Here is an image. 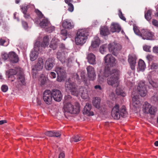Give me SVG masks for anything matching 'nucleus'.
<instances>
[{
	"mask_svg": "<svg viewBox=\"0 0 158 158\" xmlns=\"http://www.w3.org/2000/svg\"><path fill=\"white\" fill-rule=\"evenodd\" d=\"M119 71L116 69H111L108 66L106 67L104 71L102 70L98 73L99 82H103L105 78L107 77V82L110 85L116 87L118 85V80Z\"/></svg>",
	"mask_w": 158,
	"mask_h": 158,
	"instance_id": "obj_1",
	"label": "nucleus"
},
{
	"mask_svg": "<svg viewBox=\"0 0 158 158\" xmlns=\"http://www.w3.org/2000/svg\"><path fill=\"white\" fill-rule=\"evenodd\" d=\"M78 78L79 75L77 73H74L72 78L69 79L68 81H66L65 85L66 90L70 91L72 94L76 96L78 95V90L77 89V86L73 80V78L78 80Z\"/></svg>",
	"mask_w": 158,
	"mask_h": 158,
	"instance_id": "obj_2",
	"label": "nucleus"
},
{
	"mask_svg": "<svg viewBox=\"0 0 158 158\" xmlns=\"http://www.w3.org/2000/svg\"><path fill=\"white\" fill-rule=\"evenodd\" d=\"M127 114V112L125 106H122L119 109L118 105L117 104L113 108L111 113L112 117L114 119L117 120L119 119L120 117H126Z\"/></svg>",
	"mask_w": 158,
	"mask_h": 158,
	"instance_id": "obj_3",
	"label": "nucleus"
},
{
	"mask_svg": "<svg viewBox=\"0 0 158 158\" xmlns=\"http://www.w3.org/2000/svg\"><path fill=\"white\" fill-rule=\"evenodd\" d=\"M63 111L65 117L67 118L70 114L78 113L80 111L79 107L78 105L74 106L70 102H65Z\"/></svg>",
	"mask_w": 158,
	"mask_h": 158,
	"instance_id": "obj_4",
	"label": "nucleus"
},
{
	"mask_svg": "<svg viewBox=\"0 0 158 158\" xmlns=\"http://www.w3.org/2000/svg\"><path fill=\"white\" fill-rule=\"evenodd\" d=\"M88 35L87 31L85 29H79L78 30L75 38L76 44L83 45L86 42Z\"/></svg>",
	"mask_w": 158,
	"mask_h": 158,
	"instance_id": "obj_5",
	"label": "nucleus"
},
{
	"mask_svg": "<svg viewBox=\"0 0 158 158\" xmlns=\"http://www.w3.org/2000/svg\"><path fill=\"white\" fill-rule=\"evenodd\" d=\"M17 74V80L19 84L24 85L25 84V78L23 73L22 69L17 68L15 69H11L9 70V78L15 79L14 76H12Z\"/></svg>",
	"mask_w": 158,
	"mask_h": 158,
	"instance_id": "obj_6",
	"label": "nucleus"
},
{
	"mask_svg": "<svg viewBox=\"0 0 158 158\" xmlns=\"http://www.w3.org/2000/svg\"><path fill=\"white\" fill-rule=\"evenodd\" d=\"M122 48L121 46L119 44L114 42L110 43L108 45L109 51L114 56H116L117 53Z\"/></svg>",
	"mask_w": 158,
	"mask_h": 158,
	"instance_id": "obj_7",
	"label": "nucleus"
},
{
	"mask_svg": "<svg viewBox=\"0 0 158 158\" xmlns=\"http://www.w3.org/2000/svg\"><path fill=\"white\" fill-rule=\"evenodd\" d=\"M55 71L58 75L57 81L60 82L64 80L66 77V73L64 68L61 67L57 66L55 69Z\"/></svg>",
	"mask_w": 158,
	"mask_h": 158,
	"instance_id": "obj_8",
	"label": "nucleus"
},
{
	"mask_svg": "<svg viewBox=\"0 0 158 158\" xmlns=\"http://www.w3.org/2000/svg\"><path fill=\"white\" fill-rule=\"evenodd\" d=\"M137 90L139 94L141 97H144L146 95L148 91L144 81H140L137 87Z\"/></svg>",
	"mask_w": 158,
	"mask_h": 158,
	"instance_id": "obj_9",
	"label": "nucleus"
},
{
	"mask_svg": "<svg viewBox=\"0 0 158 158\" xmlns=\"http://www.w3.org/2000/svg\"><path fill=\"white\" fill-rule=\"evenodd\" d=\"M43 98L44 101L46 104H51L52 100V94L51 91L48 90H45L43 93Z\"/></svg>",
	"mask_w": 158,
	"mask_h": 158,
	"instance_id": "obj_10",
	"label": "nucleus"
},
{
	"mask_svg": "<svg viewBox=\"0 0 158 158\" xmlns=\"http://www.w3.org/2000/svg\"><path fill=\"white\" fill-rule=\"evenodd\" d=\"M40 42L39 41L36 42L34 45V50L32 51L30 54V60L33 61L36 59L38 56L37 51L39 50L40 47Z\"/></svg>",
	"mask_w": 158,
	"mask_h": 158,
	"instance_id": "obj_11",
	"label": "nucleus"
},
{
	"mask_svg": "<svg viewBox=\"0 0 158 158\" xmlns=\"http://www.w3.org/2000/svg\"><path fill=\"white\" fill-rule=\"evenodd\" d=\"M154 36L153 33L148 29H142L141 31V36L143 40H152Z\"/></svg>",
	"mask_w": 158,
	"mask_h": 158,
	"instance_id": "obj_12",
	"label": "nucleus"
},
{
	"mask_svg": "<svg viewBox=\"0 0 158 158\" xmlns=\"http://www.w3.org/2000/svg\"><path fill=\"white\" fill-rule=\"evenodd\" d=\"M105 62L108 66H114L116 64L115 59L113 57L111 54H107L104 58Z\"/></svg>",
	"mask_w": 158,
	"mask_h": 158,
	"instance_id": "obj_13",
	"label": "nucleus"
},
{
	"mask_svg": "<svg viewBox=\"0 0 158 158\" xmlns=\"http://www.w3.org/2000/svg\"><path fill=\"white\" fill-rule=\"evenodd\" d=\"M52 97L54 100L58 102L61 101L62 98V95L60 91L56 89H54L51 91Z\"/></svg>",
	"mask_w": 158,
	"mask_h": 158,
	"instance_id": "obj_14",
	"label": "nucleus"
},
{
	"mask_svg": "<svg viewBox=\"0 0 158 158\" xmlns=\"http://www.w3.org/2000/svg\"><path fill=\"white\" fill-rule=\"evenodd\" d=\"M86 69L88 76L89 79L92 81H94L96 76L94 68L92 66H89L87 67Z\"/></svg>",
	"mask_w": 158,
	"mask_h": 158,
	"instance_id": "obj_15",
	"label": "nucleus"
},
{
	"mask_svg": "<svg viewBox=\"0 0 158 158\" xmlns=\"http://www.w3.org/2000/svg\"><path fill=\"white\" fill-rule=\"evenodd\" d=\"M91 105L89 103H86L83 111L84 114L89 116H93L94 115L93 111L91 110Z\"/></svg>",
	"mask_w": 158,
	"mask_h": 158,
	"instance_id": "obj_16",
	"label": "nucleus"
},
{
	"mask_svg": "<svg viewBox=\"0 0 158 158\" xmlns=\"http://www.w3.org/2000/svg\"><path fill=\"white\" fill-rule=\"evenodd\" d=\"M55 64V59L54 58H49L45 62L44 66L47 70H51Z\"/></svg>",
	"mask_w": 158,
	"mask_h": 158,
	"instance_id": "obj_17",
	"label": "nucleus"
},
{
	"mask_svg": "<svg viewBox=\"0 0 158 158\" xmlns=\"http://www.w3.org/2000/svg\"><path fill=\"white\" fill-rule=\"evenodd\" d=\"M79 94L82 98L86 99L88 96V92L87 89L83 87H79L78 91Z\"/></svg>",
	"mask_w": 158,
	"mask_h": 158,
	"instance_id": "obj_18",
	"label": "nucleus"
},
{
	"mask_svg": "<svg viewBox=\"0 0 158 158\" xmlns=\"http://www.w3.org/2000/svg\"><path fill=\"white\" fill-rule=\"evenodd\" d=\"M136 57L135 55H129L128 56V61L130 64L131 69L134 70L136 63Z\"/></svg>",
	"mask_w": 158,
	"mask_h": 158,
	"instance_id": "obj_19",
	"label": "nucleus"
},
{
	"mask_svg": "<svg viewBox=\"0 0 158 158\" xmlns=\"http://www.w3.org/2000/svg\"><path fill=\"white\" fill-rule=\"evenodd\" d=\"M43 59L41 58H39L38 59V63L34 67L33 70L36 71L40 70L43 69Z\"/></svg>",
	"mask_w": 158,
	"mask_h": 158,
	"instance_id": "obj_20",
	"label": "nucleus"
},
{
	"mask_svg": "<svg viewBox=\"0 0 158 158\" xmlns=\"http://www.w3.org/2000/svg\"><path fill=\"white\" fill-rule=\"evenodd\" d=\"M87 59L88 62L91 64H96V56L92 53L88 54L87 56Z\"/></svg>",
	"mask_w": 158,
	"mask_h": 158,
	"instance_id": "obj_21",
	"label": "nucleus"
},
{
	"mask_svg": "<svg viewBox=\"0 0 158 158\" xmlns=\"http://www.w3.org/2000/svg\"><path fill=\"white\" fill-rule=\"evenodd\" d=\"M62 26L68 29H72L74 27L73 23L70 20L67 19L63 21Z\"/></svg>",
	"mask_w": 158,
	"mask_h": 158,
	"instance_id": "obj_22",
	"label": "nucleus"
},
{
	"mask_svg": "<svg viewBox=\"0 0 158 158\" xmlns=\"http://www.w3.org/2000/svg\"><path fill=\"white\" fill-rule=\"evenodd\" d=\"M9 59L13 63L17 62L19 60L18 56L13 52L9 53Z\"/></svg>",
	"mask_w": 158,
	"mask_h": 158,
	"instance_id": "obj_23",
	"label": "nucleus"
},
{
	"mask_svg": "<svg viewBox=\"0 0 158 158\" xmlns=\"http://www.w3.org/2000/svg\"><path fill=\"white\" fill-rule=\"evenodd\" d=\"M56 55L57 58L62 63L65 62L67 60L66 56L64 53L58 52Z\"/></svg>",
	"mask_w": 158,
	"mask_h": 158,
	"instance_id": "obj_24",
	"label": "nucleus"
},
{
	"mask_svg": "<svg viewBox=\"0 0 158 158\" xmlns=\"http://www.w3.org/2000/svg\"><path fill=\"white\" fill-rule=\"evenodd\" d=\"M45 134L49 137H58L60 136L61 134L58 131H48L46 132Z\"/></svg>",
	"mask_w": 158,
	"mask_h": 158,
	"instance_id": "obj_25",
	"label": "nucleus"
},
{
	"mask_svg": "<svg viewBox=\"0 0 158 158\" xmlns=\"http://www.w3.org/2000/svg\"><path fill=\"white\" fill-rule=\"evenodd\" d=\"M121 27L118 24L113 23L110 26V31L112 32H119L121 31Z\"/></svg>",
	"mask_w": 158,
	"mask_h": 158,
	"instance_id": "obj_26",
	"label": "nucleus"
},
{
	"mask_svg": "<svg viewBox=\"0 0 158 158\" xmlns=\"http://www.w3.org/2000/svg\"><path fill=\"white\" fill-rule=\"evenodd\" d=\"M100 42V40L99 38L97 37H95L94 40L92 41L89 49L94 48L98 47L99 45Z\"/></svg>",
	"mask_w": 158,
	"mask_h": 158,
	"instance_id": "obj_27",
	"label": "nucleus"
},
{
	"mask_svg": "<svg viewBox=\"0 0 158 158\" xmlns=\"http://www.w3.org/2000/svg\"><path fill=\"white\" fill-rule=\"evenodd\" d=\"M59 42V40L58 39L54 38L52 40L49 47L53 50H55L58 47Z\"/></svg>",
	"mask_w": 158,
	"mask_h": 158,
	"instance_id": "obj_28",
	"label": "nucleus"
},
{
	"mask_svg": "<svg viewBox=\"0 0 158 158\" xmlns=\"http://www.w3.org/2000/svg\"><path fill=\"white\" fill-rule=\"evenodd\" d=\"M151 106H152L148 102H145L143 106V112L148 114Z\"/></svg>",
	"mask_w": 158,
	"mask_h": 158,
	"instance_id": "obj_29",
	"label": "nucleus"
},
{
	"mask_svg": "<svg viewBox=\"0 0 158 158\" xmlns=\"http://www.w3.org/2000/svg\"><path fill=\"white\" fill-rule=\"evenodd\" d=\"M132 105L135 108L139 106L140 104L138 96H134L132 98Z\"/></svg>",
	"mask_w": 158,
	"mask_h": 158,
	"instance_id": "obj_30",
	"label": "nucleus"
},
{
	"mask_svg": "<svg viewBox=\"0 0 158 158\" xmlns=\"http://www.w3.org/2000/svg\"><path fill=\"white\" fill-rule=\"evenodd\" d=\"M100 33L101 35L103 36L107 35L110 34L109 30L106 26L102 27L100 28Z\"/></svg>",
	"mask_w": 158,
	"mask_h": 158,
	"instance_id": "obj_31",
	"label": "nucleus"
},
{
	"mask_svg": "<svg viewBox=\"0 0 158 158\" xmlns=\"http://www.w3.org/2000/svg\"><path fill=\"white\" fill-rule=\"evenodd\" d=\"M100 99L99 98L95 97L93 99L92 103L94 106L97 108H99L100 107Z\"/></svg>",
	"mask_w": 158,
	"mask_h": 158,
	"instance_id": "obj_32",
	"label": "nucleus"
},
{
	"mask_svg": "<svg viewBox=\"0 0 158 158\" xmlns=\"http://www.w3.org/2000/svg\"><path fill=\"white\" fill-rule=\"evenodd\" d=\"M147 79L149 83L153 87L155 88L158 87V83L155 82L154 81H153L152 79V77L150 75H148Z\"/></svg>",
	"mask_w": 158,
	"mask_h": 158,
	"instance_id": "obj_33",
	"label": "nucleus"
},
{
	"mask_svg": "<svg viewBox=\"0 0 158 158\" xmlns=\"http://www.w3.org/2000/svg\"><path fill=\"white\" fill-rule=\"evenodd\" d=\"M50 23V22L47 19H44L41 21L39 24L42 27L45 28Z\"/></svg>",
	"mask_w": 158,
	"mask_h": 158,
	"instance_id": "obj_34",
	"label": "nucleus"
},
{
	"mask_svg": "<svg viewBox=\"0 0 158 158\" xmlns=\"http://www.w3.org/2000/svg\"><path fill=\"white\" fill-rule=\"evenodd\" d=\"M49 44V38L48 36H44L43 39V41L41 44V47L45 48L47 47Z\"/></svg>",
	"mask_w": 158,
	"mask_h": 158,
	"instance_id": "obj_35",
	"label": "nucleus"
},
{
	"mask_svg": "<svg viewBox=\"0 0 158 158\" xmlns=\"http://www.w3.org/2000/svg\"><path fill=\"white\" fill-rule=\"evenodd\" d=\"M138 66L140 70H144L146 67L144 61L141 59L139 60L138 62Z\"/></svg>",
	"mask_w": 158,
	"mask_h": 158,
	"instance_id": "obj_36",
	"label": "nucleus"
},
{
	"mask_svg": "<svg viewBox=\"0 0 158 158\" xmlns=\"http://www.w3.org/2000/svg\"><path fill=\"white\" fill-rule=\"evenodd\" d=\"M55 27L52 25L50 23L45 29L46 31L49 33H51L55 30Z\"/></svg>",
	"mask_w": 158,
	"mask_h": 158,
	"instance_id": "obj_37",
	"label": "nucleus"
},
{
	"mask_svg": "<svg viewBox=\"0 0 158 158\" xmlns=\"http://www.w3.org/2000/svg\"><path fill=\"white\" fill-rule=\"evenodd\" d=\"M116 94L118 95H120L123 97H125L126 95L125 93L123 90L120 88H117L116 89Z\"/></svg>",
	"mask_w": 158,
	"mask_h": 158,
	"instance_id": "obj_38",
	"label": "nucleus"
},
{
	"mask_svg": "<svg viewBox=\"0 0 158 158\" xmlns=\"http://www.w3.org/2000/svg\"><path fill=\"white\" fill-rule=\"evenodd\" d=\"M152 11L150 10H148L145 13V19L148 21L150 20L151 19Z\"/></svg>",
	"mask_w": 158,
	"mask_h": 158,
	"instance_id": "obj_39",
	"label": "nucleus"
},
{
	"mask_svg": "<svg viewBox=\"0 0 158 158\" xmlns=\"http://www.w3.org/2000/svg\"><path fill=\"white\" fill-rule=\"evenodd\" d=\"M82 139L78 135H77L73 136L70 140L71 142H77Z\"/></svg>",
	"mask_w": 158,
	"mask_h": 158,
	"instance_id": "obj_40",
	"label": "nucleus"
},
{
	"mask_svg": "<svg viewBox=\"0 0 158 158\" xmlns=\"http://www.w3.org/2000/svg\"><path fill=\"white\" fill-rule=\"evenodd\" d=\"M150 109L149 111L148 114H149L151 115H155L157 111L156 108L154 106H152Z\"/></svg>",
	"mask_w": 158,
	"mask_h": 158,
	"instance_id": "obj_41",
	"label": "nucleus"
},
{
	"mask_svg": "<svg viewBox=\"0 0 158 158\" xmlns=\"http://www.w3.org/2000/svg\"><path fill=\"white\" fill-rule=\"evenodd\" d=\"M106 44H104L101 46L100 48V52L102 54H104L106 52Z\"/></svg>",
	"mask_w": 158,
	"mask_h": 158,
	"instance_id": "obj_42",
	"label": "nucleus"
},
{
	"mask_svg": "<svg viewBox=\"0 0 158 158\" xmlns=\"http://www.w3.org/2000/svg\"><path fill=\"white\" fill-rule=\"evenodd\" d=\"M35 12L36 13L38 16L40 18H42L43 16V15L42 14V12L38 9H35Z\"/></svg>",
	"mask_w": 158,
	"mask_h": 158,
	"instance_id": "obj_43",
	"label": "nucleus"
},
{
	"mask_svg": "<svg viewBox=\"0 0 158 158\" xmlns=\"http://www.w3.org/2000/svg\"><path fill=\"white\" fill-rule=\"evenodd\" d=\"M118 11V15L120 18L124 21H126V19L123 15L121 10H119Z\"/></svg>",
	"mask_w": 158,
	"mask_h": 158,
	"instance_id": "obj_44",
	"label": "nucleus"
},
{
	"mask_svg": "<svg viewBox=\"0 0 158 158\" xmlns=\"http://www.w3.org/2000/svg\"><path fill=\"white\" fill-rule=\"evenodd\" d=\"M133 30L135 33L137 35H140L141 36V32H140L137 27L136 26H134Z\"/></svg>",
	"mask_w": 158,
	"mask_h": 158,
	"instance_id": "obj_45",
	"label": "nucleus"
},
{
	"mask_svg": "<svg viewBox=\"0 0 158 158\" xmlns=\"http://www.w3.org/2000/svg\"><path fill=\"white\" fill-rule=\"evenodd\" d=\"M151 48V46L147 45H145L143 47V50L147 52H151L150 50Z\"/></svg>",
	"mask_w": 158,
	"mask_h": 158,
	"instance_id": "obj_46",
	"label": "nucleus"
},
{
	"mask_svg": "<svg viewBox=\"0 0 158 158\" xmlns=\"http://www.w3.org/2000/svg\"><path fill=\"white\" fill-rule=\"evenodd\" d=\"M68 5L69 6L68 10L71 12L73 11L74 10V6L73 4L72 3H68Z\"/></svg>",
	"mask_w": 158,
	"mask_h": 158,
	"instance_id": "obj_47",
	"label": "nucleus"
},
{
	"mask_svg": "<svg viewBox=\"0 0 158 158\" xmlns=\"http://www.w3.org/2000/svg\"><path fill=\"white\" fill-rule=\"evenodd\" d=\"M152 69H156L158 68V64L156 63H153L151 66Z\"/></svg>",
	"mask_w": 158,
	"mask_h": 158,
	"instance_id": "obj_48",
	"label": "nucleus"
},
{
	"mask_svg": "<svg viewBox=\"0 0 158 158\" xmlns=\"http://www.w3.org/2000/svg\"><path fill=\"white\" fill-rule=\"evenodd\" d=\"M22 23L25 29H27L28 28V24L27 22L22 20Z\"/></svg>",
	"mask_w": 158,
	"mask_h": 158,
	"instance_id": "obj_49",
	"label": "nucleus"
},
{
	"mask_svg": "<svg viewBox=\"0 0 158 158\" xmlns=\"http://www.w3.org/2000/svg\"><path fill=\"white\" fill-rule=\"evenodd\" d=\"M151 100L156 102L158 100V95L157 94H155L151 98Z\"/></svg>",
	"mask_w": 158,
	"mask_h": 158,
	"instance_id": "obj_50",
	"label": "nucleus"
},
{
	"mask_svg": "<svg viewBox=\"0 0 158 158\" xmlns=\"http://www.w3.org/2000/svg\"><path fill=\"white\" fill-rule=\"evenodd\" d=\"M39 81L41 83V84L44 85L46 82V80L45 77H42L40 78Z\"/></svg>",
	"mask_w": 158,
	"mask_h": 158,
	"instance_id": "obj_51",
	"label": "nucleus"
},
{
	"mask_svg": "<svg viewBox=\"0 0 158 158\" xmlns=\"http://www.w3.org/2000/svg\"><path fill=\"white\" fill-rule=\"evenodd\" d=\"M2 58L4 60H6L8 58H9V53L7 54L6 53L3 54L2 55Z\"/></svg>",
	"mask_w": 158,
	"mask_h": 158,
	"instance_id": "obj_52",
	"label": "nucleus"
},
{
	"mask_svg": "<svg viewBox=\"0 0 158 158\" xmlns=\"http://www.w3.org/2000/svg\"><path fill=\"white\" fill-rule=\"evenodd\" d=\"M8 87L7 86L5 85H2L1 87L2 91L4 92H6L8 90Z\"/></svg>",
	"mask_w": 158,
	"mask_h": 158,
	"instance_id": "obj_53",
	"label": "nucleus"
},
{
	"mask_svg": "<svg viewBox=\"0 0 158 158\" xmlns=\"http://www.w3.org/2000/svg\"><path fill=\"white\" fill-rule=\"evenodd\" d=\"M22 11L23 12V14L27 13V11L28 9L27 6H23L21 7Z\"/></svg>",
	"mask_w": 158,
	"mask_h": 158,
	"instance_id": "obj_54",
	"label": "nucleus"
},
{
	"mask_svg": "<svg viewBox=\"0 0 158 158\" xmlns=\"http://www.w3.org/2000/svg\"><path fill=\"white\" fill-rule=\"evenodd\" d=\"M61 34L64 36H66L67 35V31L65 29H63L61 30Z\"/></svg>",
	"mask_w": 158,
	"mask_h": 158,
	"instance_id": "obj_55",
	"label": "nucleus"
},
{
	"mask_svg": "<svg viewBox=\"0 0 158 158\" xmlns=\"http://www.w3.org/2000/svg\"><path fill=\"white\" fill-rule=\"evenodd\" d=\"M154 56L151 55H148L146 56V58L149 61H152L153 58Z\"/></svg>",
	"mask_w": 158,
	"mask_h": 158,
	"instance_id": "obj_56",
	"label": "nucleus"
},
{
	"mask_svg": "<svg viewBox=\"0 0 158 158\" xmlns=\"http://www.w3.org/2000/svg\"><path fill=\"white\" fill-rule=\"evenodd\" d=\"M153 52L154 53L158 54V45L155 46L153 47Z\"/></svg>",
	"mask_w": 158,
	"mask_h": 158,
	"instance_id": "obj_57",
	"label": "nucleus"
},
{
	"mask_svg": "<svg viewBox=\"0 0 158 158\" xmlns=\"http://www.w3.org/2000/svg\"><path fill=\"white\" fill-rule=\"evenodd\" d=\"M85 72L84 71H82L81 73V76L82 80L84 81H86V79L85 77Z\"/></svg>",
	"mask_w": 158,
	"mask_h": 158,
	"instance_id": "obj_58",
	"label": "nucleus"
},
{
	"mask_svg": "<svg viewBox=\"0 0 158 158\" xmlns=\"http://www.w3.org/2000/svg\"><path fill=\"white\" fill-rule=\"evenodd\" d=\"M94 89H96L97 91H100L102 90V88L100 85H96L94 87Z\"/></svg>",
	"mask_w": 158,
	"mask_h": 158,
	"instance_id": "obj_59",
	"label": "nucleus"
},
{
	"mask_svg": "<svg viewBox=\"0 0 158 158\" xmlns=\"http://www.w3.org/2000/svg\"><path fill=\"white\" fill-rule=\"evenodd\" d=\"M152 22L153 25L158 27V21L155 19H153Z\"/></svg>",
	"mask_w": 158,
	"mask_h": 158,
	"instance_id": "obj_60",
	"label": "nucleus"
},
{
	"mask_svg": "<svg viewBox=\"0 0 158 158\" xmlns=\"http://www.w3.org/2000/svg\"><path fill=\"white\" fill-rule=\"evenodd\" d=\"M23 14L24 17L26 19H27L30 18L31 17L29 13H24Z\"/></svg>",
	"mask_w": 158,
	"mask_h": 158,
	"instance_id": "obj_61",
	"label": "nucleus"
},
{
	"mask_svg": "<svg viewBox=\"0 0 158 158\" xmlns=\"http://www.w3.org/2000/svg\"><path fill=\"white\" fill-rule=\"evenodd\" d=\"M49 75L50 77L52 78H55L56 77V73L53 72H51Z\"/></svg>",
	"mask_w": 158,
	"mask_h": 158,
	"instance_id": "obj_62",
	"label": "nucleus"
},
{
	"mask_svg": "<svg viewBox=\"0 0 158 158\" xmlns=\"http://www.w3.org/2000/svg\"><path fill=\"white\" fill-rule=\"evenodd\" d=\"M65 157V154L63 152H61L59 155V158H64Z\"/></svg>",
	"mask_w": 158,
	"mask_h": 158,
	"instance_id": "obj_63",
	"label": "nucleus"
},
{
	"mask_svg": "<svg viewBox=\"0 0 158 158\" xmlns=\"http://www.w3.org/2000/svg\"><path fill=\"white\" fill-rule=\"evenodd\" d=\"M6 42L5 40L2 39H0V45H3Z\"/></svg>",
	"mask_w": 158,
	"mask_h": 158,
	"instance_id": "obj_64",
	"label": "nucleus"
}]
</instances>
